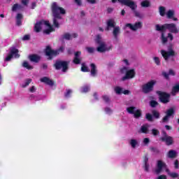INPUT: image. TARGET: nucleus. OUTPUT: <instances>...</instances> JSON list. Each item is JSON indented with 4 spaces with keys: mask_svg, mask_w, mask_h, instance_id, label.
<instances>
[{
    "mask_svg": "<svg viewBox=\"0 0 179 179\" xmlns=\"http://www.w3.org/2000/svg\"><path fill=\"white\" fill-rule=\"evenodd\" d=\"M151 131L154 136H157V135H160V131L157 129H152Z\"/></svg>",
    "mask_w": 179,
    "mask_h": 179,
    "instance_id": "obj_45",
    "label": "nucleus"
},
{
    "mask_svg": "<svg viewBox=\"0 0 179 179\" xmlns=\"http://www.w3.org/2000/svg\"><path fill=\"white\" fill-rule=\"evenodd\" d=\"M149 164H144V169L145 170V171H149Z\"/></svg>",
    "mask_w": 179,
    "mask_h": 179,
    "instance_id": "obj_63",
    "label": "nucleus"
},
{
    "mask_svg": "<svg viewBox=\"0 0 179 179\" xmlns=\"http://www.w3.org/2000/svg\"><path fill=\"white\" fill-rule=\"evenodd\" d=\"M81 71L82 72H90V69H89V67L86 66L85 63L81 64Z\"/></svg>",
    "mask_w": 179,
    "mask_h": 179,
    "instance_id": "obj_28",
    "label": "nucleus"
},
{
    "mask_svg": "<svg viewBox=\"0 0 179 179\" xmlns=\"http://www.w3.org/2000/svg\"><path fill=\"white\" fill-rule=\"evenodd\" d=\"M90 73L91 76H93V78H95V76H97V66H96V64L94 63H92L90 64Z\"/></svg>",
    "mask_w": 179,
    "mask_h": 179,
    "instance_id": "obj_19",
    "label": "nucleus"
},
{
    "mask_svg": "<svg viewBox=\"0 0 179 179\" xmlns=\"http://www.w3.org/2000/svg\"><path fill=\"white\" fill-rule=\"evenodd\" d=\"M20 58V55H19V50L16 48H13L10 49V52L8 53V56L6 57L5 61L6 62L10 61L13 58Z\"/></svg>",
    "mask_w": 179,
    "mask_h": 179,
    "instance_id": "obj_10",
    "label": "nucleus"
},
{
    "mask_svg": "<svg viewBox=\"0 0 179 179\" xmlns=\"http://www.w3.org/2000/svg\"><path fill=\"white\" fill-rule=\"evenodd\" d=\"M162 76H163L164 78H165V79H166L167 80H169V79H170L169 74L165 72V71H163V72H162Z\"/></svg>",
    "mask_w": 179,
    "mask_h": 179,
    "instance_id": "obj_52",
    "label": "nucleus"
},
{
    "mask_svg": "<svg viewBox=\"0 0 179 179\" xmlns=\"http://www.w3.org/2000/svg\"><path fill=\"white\" fill-rule=\"evenodd\" d=\"M130 145H131V148H136V145H138V141L135 139H131L130 141Z\"/></svg>",
    "mask_w": 179,
    "mask_h": 179,
    "instance_id": "obj_39",
    "label": "nucleus"
},
{
    "mask_svg": "<svg viewBox=\"0 0 179 179\" xmlns=\"http://www.w3.org/2000/svg\"><path fill=\"white\" fill-rule=\"evenodd\" d=\"M150 150H151V152H153V153H155V155H159L160 153V150L157 149V148L150 147Z\"/></svg>",
    "mask_w": 179,
    "mask_h": 179,
    "instance_id": "obj_38",
    "label": "nucleus"
},
{
    "mask_svg": "<svg viewBox=\"0 0 179 179\" xmlns=\"http://www.w3.org/2000/svg\"><path fill=\"white\" fill-rule=\"evenodd\" d=\"M179 92V84L176 85L172 88V93H178Z\"/></svg>",
    "mask_w": 179,
    "mask_h": 179,
    "instance_id": "obj_41",
    "label": "nucleus"
},
{
    "mask_svg": "<svg viewBox=\"0 0 179 179\" xmlns=\"http://www.w3.org/2000/svg\"><path fill=\"white\" fill-rule=\"evenodd\" d=\"M102 99H103V100L105 101V103H110V97H108V96H107V95H103V96H102Z\"/></svg>",
    "mask_w": 179,
    "mask_h": 179,
    "instance_id": "obj_49",
    "label": "nucleus"
},
{
    "mask_svg": "<svg viewBox=\"0 0 179 179\" xmlns=\"http://www.w3.org/2000/svg\"><path fill=\"white\" fill-rule=\"evenodd\" d=\"M157 179H167V176L166 175H161Z\"/></svg>",
    "mask_w": 179,
    "mask_h": 179,
    "instance_id": "obj_64",
    "label": "nucleus"
},
{
    "mask_svg": "<svg viewBox=\"0 0 179 179\" xmlns=\"http://www.w3.org/2000/svg\"><path fill=\"white\" fill-rule=\"evenodd\" d=\"M41 82L43 83H45L46 85H48L49 86H52L54 85V82L52 80L50 79L48 77H43L41 78Z\"/></svg>",
    "mask_w": 179,
    "mask_h": 179,
    "instance_id": "obj_20",
    "label": "nucleus"
},
{
    "mask_svg": "<svg viewBox=\"0 0 179 179\" xmlns=\"http://www.w3.org/2000/svg\"><path fill=\"white\" fill-rule=\"evenodd\" d=\"M134 117L136 119L141 118L142 117V110L137 109L136 111H134Z\"/></svg>",
    "mask_w": 179,
    "mask_h": 179,
    "instance_id": "obj_26",
    "label": "nucleus"
},
{
    "mask_svg": "<svg viewBox=\"0 0 179 179\" xmlns=\"http://www.w3.org/2000/svg\"><path fill=\"white\" fill-rule=\"evenodd\" d=\"M135 110H136V107L135 106H130L127 108V111L129 114H134L135 113Z\"/></svg>",
    "mask_w": 179,
    "mask_h": 179,
    "instance_id": "obj_30",
    "label": "nucleus"
},
{
    "mask_svg": "<svg viewBox=\"0 0 179 179\" xmlns=\"http://www.w3.org/2000/svg\"><path fill=\"white\" fill-rule=\"evenodd\" d=\"M85 50L89 54H93V52H94V48L93 47H86Z\"/></svg>",
    "mask_w": 179,
    "mask_h": 179,
    "instance_id": "obj_46",
    "label": "nucleus"
},
{
    "mask_svg": "<svg viewBox=\"0 0 179 179\" xmlns=\"http://www.w3.org/2000/svg\"><path fill=\"white\" fill-rule=\"evenodd\" d=\"M134 15L136 16V17H138L139 19H142V15L138 10H134Z\"/></svg>",
    "mask_w": 179,
    "mask_h": 179,
    "instance_id": "obj_48",
    "label": "nucleus"
},
{
    "mask_svg": "<svg viewBox=\"0 0 179 179\" xmlns=\"http://www.w3.org/2000/svg\"><path fill=\"white\" fill-rule=\"evenodd\" d=\"M174 168L176 169H179V162H178V159H176L174 162Z\"/></svg>",
    "mask_w": 179,
    "mask_h": 179,
    "instance_id": "obj_55",
    "label": "nucleus"
},
{
    "mask_svg": "<svg viewBox=\"0 0 179 179\" xmlns=\"http://www.w3.org/2000/svg\"><path fill=\"white\" fill-rule=\"evenodd\" d=\"M105 111L106 114H111L113 113V110H111V108H106Z\"/></svg>",
    "mask_w": 179,
    "mask_h": 179,
    "instance_id": "obj_60",
    "label": "nucleus"
},
{
    "mask_svg": "<svg viewBox=\"0 0 179 179\" xmlns=\"http://www.w3.org/2000/svg\"><path fill=\"white\" fill-rule=\"evenodd\" d=\"M122 5H124L125 6H129L131 10H135L136 9L137 6L135 4V2L131 0H117Z\"/></svg>",
    "mask_w": 179,
    "mask_h": 179,
    "instance_id": "obj_14",
    "label": "nucleus"
},
{
    "mask_svg": "<svg viewBox=\"0 0 179 179\" xmlns=\"http://www.w3.org/2000/svg\"><path fill=\"white\" fill-rule=\"evenodd\" d=\"M145 120H148L149 122H153V115L150 113H146Z\"/></svg>",
    "mask_w": 179,
    "mask_h": 179,
    "instance_id": "obj_31",
    "label": "nucleus"
},
{
    "mask_svg": "<svg viewBox=\"0 0 179 179\" xmlns=\"http://www.w3.org/2000/svg\"><path fill=\"white\" fill-rule=\"evenodd\" d=\"M53 66L56 71H60L62 69V71L65 73L69 69V63L66 61L56 60Z\"/></svg>",
    "mask_w": 179,
    "mask_h": 179,
    "instance_id": "obj_5",
    "label": "nucleus"
},
{
    "mask_svg": "<svg viewBox=\"0 0 179 179\" xmlns=\"http://www.w3.org/2000/svg\"><path fill=\"white\" fill-rule=\"evenodd\" d=\"M89 90H90V87H89V86H87V85H85L82 87L83 93H87V92H89Z\"/></svg>",
    "mask_w": 179,
    "mask_h": 179,
    "instance_id": "obj_47",
    "label": "nucleus"
},
{
    "mask_svg": "<svg viewBox=\"0 0 179 179\" xmlns=\"http://www.w3.org/2000/svg\"><path fill=\"white\" fill-rule=\"evenodd\" d=\"M22 40H23L24 41L30 40V35H29V34L24 35V36H23V38H22Z\"/></svg>",
    "mask_w": 179,
    "mask_h": 179,
    "instance_id": "obj_56",
    "label": "nucleus"
},
{
    "mask_svg": "<svg viewBox=\"0 0 179 179\" xmlns=\"http://www.w3.org/2000/svg\"><path fill=\"white\" fill-rule=\"evenodd\" d=\"M29 0H21V2L22 3V5H24L25 6H27V5H28V3H29Z\"/></svg>",
    "mask_w": 179,
    "mask_h": 179,
    "instance_id": "obj_61",
    "label": "nucleus"
},
{
    "mask_svg": "<svg viewBox=\"0 0 179 179\" xmlns=\"http://www.w3.org/2000/svg\"><path fill=\"white\" fill-rule=\"evenodd\" d=\"M21 6L19 5L18 3H15L13 6L12 7V10L13 12H16V10H17V9H20Z\"/></svg>",
    "mask_w": 179,
    "mask_h": 179,
    "instance_id": "obj_43",
    "label": "nucleus"
},
{
    "mask_svg": "<svg viewBox=\"0 0 179 179\" xmlns=\"http://www.w3.org/2000/svg\"><path fill=\"white\" fill-rule=\"evenodd\" d=\"M80 55H82V52L80 51H77L74 53V58L73 59V62L76 65H79V64H80L82 61V59L79 58Z\"/></svg>",
    "mask_w": 179,
    "mask_h": 179,
    "instance_id": "obj_16",
    "label": "nucleus"
},
{
    "mask_svg": "<svg viewBox=\"0 0 179 179\" xmlns=\"http://www.w3.org/2000/svg\"><path fill=\"white\" fill-rule=\"evenodd\" d=\"M113 28V35L115 40H118V35L120 34V27H115V22L110 19L106 22V31H109L110 29Z\"/></svg>",
    "mask_w": 179,
    "mask_h": 179,
    "instance_id": "obj_4",
    "label": "nucleus"
},
{
    "mask_svg": "<svg viewBox=\"0 0 179 179\" xmlns=\"http://www.w3.org/2000/svg\"><path fill=\"white\" fill-rule=\"evenodd\" d=\"M96 43V44H99V47L96 48V51L98 52H106V51H110V50H111V47L107 48L106 43L101 41L100 35H97Z\"/></svg>",
    "mask_w": 179,
    "mask_h": 179,
    "instance_id": "obj_7",
    "label": "nucleus"
},
{
    "mask_svg": "<svg viewBox=\"0 0 179 179\" xmlns=\"http://www.w3.org/2000/svg\"><path fill=\"white\" fill-rule=\"evenodd\" d=\"M152 117L155 118V120H159L160 118V113L157 110H152Z\"/></svg>",
    "mask_w": 179,
    "mask_h": 179,
    "instance_id": "obj_27",
    "label": "nucleus"
},
{
    "mask_svg": "<svg viewBox=\"0 0 179 179\" xmlns=\"http://www.w3.org/2000/svg\"><path fill=\"white\" fill-rule=\"evenodd\" d=\"M156 80H151L147 83L143 85L141 87V90L143 93H144V94H148V93H151V92H153L155 89V85H156Z\"/></svg>",
    "mask_w": 179,
    "mask_h": 179,
    "instance_id": "obj_6",
    "label": "nucleus"
},
{
    "mask_svg": "<svg viewBox=\"0 0 179 179\" xmlns=\"http://www.w3.org/2000/svg\"><path fill=\"white\" fill-rule=\"evenodd\" d=\"M169 75H172V76H176V73L174 72V71L173 69H169Z\"/></svg>",
    "mask_w": 179,
    "mask_h": 179,
    "instance_id": "obj_62",
    "label": "nucleus"
},
{
    "mask_svg": "<svg viewBox=\"0 0 179 179\" xmlns=\"http://www.w3.org/2000/svg\"><path fill=\"white\" fill-rule=\"evenodd\" d=\"M54 31V28L52 27H49L48 29L43 31L44 34H50L51 32Z\"/></svg>",
    "mask_w": 179,
    "mask_h": 179,
    "instance_id": "obj_44",
    "label": "nucleus"
},
{
    "mask_svg": "<svg viewBox=\"0 0 179 179\" xmlns=\"http://www.w3.org/2000/svg\"><path fill=\"white\" fill-rule=\"evenodd\" d=\"M166 173H168V176L171 177V178H178L179 175L178 173L176 172H170L169 169L166 170Z\"/></svg>",
    "mask_w": 179,
    "mask_h": 179,
    "instance_id": "obj_24",
    "label": "nucleus"
},
{
    "mask_svg": "<svg viewBox=\"0 0 179 179\" xmlns=\"http://www.w3.org/2000/svg\"><path fill=\"white\" fill-rule=\"evenodd\" d=\"M65 51V48L64 46H60L57 50H52L51 46L48 45L45 49V53L46 57H48V59L51 61L54 59V57H57L61 54V52H64Z\"/></svg>",
    "mask_w": 179,
    "mask_h": 179,
    "instance_id": "obj_2",
    "label": "nucleus"
},
{
    "mask_svg": "<svg viewBox=\"0 0 179 179\" xmlns=\"http://www.w3.org/2000/svg\"><path fill=\"white\" fill-rule=\"evenodd\" d=\"M29 59L31 61V62H35L36 64H37L40 62V59H41V57L36 54L29 55Z\"/></svg>",
    "mask_w": 179,
    "mask_h": 179,
    "instance_id": "obj_18",
    "label": "nucleus"
},
{
    "mask_svg": "<svg viewBox=\"0 0 179 179\" xmlns=\"http://www.w3.org/2000/svg\"><path fill=\"white\" fill-rule=\"evenodd\" d=\"M127 71H128V69L126 66L120 69L121 73H127Z\"/></svg>",
    "mask_w": 179,
    "mask_h": 179,
    "instance_id": "obj_58",
    "label": "nucleus"
},
{
    "mask_svg": "<svg viewBox=\"0 0 179 179\" xmlns=\"http://www.w3.org/2000/svg\"><path fill=\"white\" fill-rule=\"evenodd\" d=\"M22 66H24V68H26L27 69H33V66H30V64H29V62H24Z\"/></svg>",
    "mask_w": 179,
    "mask_h": 179,
    "instance_id": "obj_36",
    "label": "nucleus"
},
{
    "mask_svg": "<svg viewBox=\"0 0 179 179\" xmlns=\"http://www.w3.org/2000/svg\"><path fill=\"white\" fill-rule=\"evenodd\" d=\"M125 27H129L132 31H136V30H139V29L143 27V23L142 22H136L134 24L127 23L125 24Z\"/></svg>",
    "mask_w": 179,
    "mask_h": 179,
    "instance_id": "obj_12",
    "label": "nucleus"
},
{
    "mask_svg": "<svg viewBox=\"0 0 179 179\" xmlns=\"http://www.w3.org/2000/svg\"><path fill=\"white\" fill-rule=\"evenodd\" d=\"M51 11L53 16V24L55 27L57 29L59 28V23L58 22L57 19L61 20L62 17L61 15H65L66 13V10L64 9L62 7H59L57 2H53L51 5Z\"/></svg>",
    "mask_w": 179,
    "mask_h": 179,
    "instance_id": "obj_1",
    "label": "nucleus"
},
{
    "mask_svg": "<svg viewBox=\"0 0 179 179\" xmlns=\"http://www.w3.org/2000/svg\"><path fill=\"white\" fill-rule=\"evenodd\" d=\"M157 94L159 96V101L163 104H167V103H170V94L166 92L157 91Z\"/></svg>",
    "mask_w": 179,
    "mask_h": 179,
    "instance_id": "obj_9",
    "label": "nucleus"
},
{
    "mask_svg": "<svg viewBox=\"0 0 179 179\" xmlns=\"http://www.w3.org/2000/svg\"><path fill=\"white\" fill-rule=\"evenodd\" d=\"M136 73L135 72V69H131L126 71L125 76H123L121 79L122 82H125V80H129V79H134Z\"/></svg>",
    "mask_w": 179,
    "mask_h": 179,
    "instance_id": "obj_13",
    "label": "nucleus"
},
{
    "mask_svg": "<svg viewBox=\"0 0 179 179\" xmlns=\"http://www.w3.org/2000/svg\"><path fill=\"white\" fill-rule=\"evenodd\" d=\"M41 26H43V22H38L35 24L34 30L36 33H40L41 31Z\"/></svg>",
    "mask_w": 179,
    "mask_h": 179,
    "instance_id": "obj_21",
    "label": "nucleus"
},
{
    "mask_svg": "<svg viewBox=\"0 0 179 179\" xmlns=\"http://www.w3.org/2000/svg\"><path fill=\"white\" fill-rule=\"evenodd\" d=\"M141 131L142 134H148L149 131V126L148 124H143L141 127Z\"/></svg>",
    "mask_w": 179,
    "mask_h": 179,
    "instance_id": "obj_25",
    "label": "nucleus"
},
{
    "mask_svg": "<svg viewBox=\"0 0 179 179\" xmlns=\"http://www.w3.org/2000/svg\"><path fill=\"white\" fill-rule=\"evenodd\" d=\"M62 38L64 40H72V36L69 33H66L63 35Z\"/></svg>",
    "mask_w": 179,
    "mask_h": 179,
    "instance_id": "obj_33",
    "label": "nucleus"
},
{
    "mask_svg": "<svg viewBox=\"0 0 179 179\" xmlns=\"http://www.w3.org/2000/svg\"><path fill=\"white\" fill-rule=\"evenodd\" d=\"M22 19H23V15L22 13H17L16 16L17 26H22Z\"/></svg>",
    "mask_w": 179,
    "mask_h": 179,
    "instance_id": "obj_22",
    "label": "nucleus"
},
{
    "mask_svg": "<svg viewBox=\"0 0 179 179\" xmlns=\"http://www.w3.org/2000/svg\"><path fill=\"white\" fill-rule=\"evenodd\" d=\"M155 30L157 31H166V30H169L170 33H174L175 34H177L179 31L178 29H177V25L174 23L164 24L161 26L160 24H156Z\"/></svg>",
    "mask_w": 179,
    "mask_h": 179,
    "instance_id": "obj_3",
    "label": "nucleus"
},
{
    "mask_svg": "<svg viewBox=\"0 0 179 179\" xmlns=\"http://www.w3.org/2000/svg\"><path fill=\"white\" fill-rule=\"evenodd\" d=\"M149 157H148V155H145L143 157V163L144 164H149Z\"/></svg>",
    "mask_w": 179,
    "mask_h": 179,
    "instance_id": "obj_50",
    "label": "nucleus"
},
{
    "mask_svg": "<svg viewBox=\"0 0 179 179\" xmlns=\"http://www.w3.org/2000/svg\"><path fill=\"white\" fill-rule=\"evenodd\" d=\"M163 167H166V163L163 162L162 160H159L157 162L155 173H157V174H160V173H162V171L163 170Z\"/></svg>",
    "mask_w": 179,
    "mask_h": 179,
    "instance_id": "obj_17",
    "label": "nucleus"
},
{
    "mask_svg": "<svg viewBox=\"0 0 179 179\" xmlns=\"http://www.w3.org/2000/svg\"><path fill=\"white\" fill-rule=\"evenodd\" d=\"M166 16L168 19H173V17L174 16V11L169 10L166 13Z\"/></svg>",
    "mask_w": 179,
    "mask_h": 179,
    "instance_id": "obj_35",
    "label": "nucleus"
},
{
    "mask_svg": "<svg viewBox=\"0 0 179 179\" xmlns=\"http://www.w3.org/2000/svg\"><path fill=\"white\" fill-rule=\"evenodd\" d=\"M150 106L152 108H155V107H157V106H159V103L155 100H152L150 101Z\"/></svg>",
    "mask_w": 179,
    "mask_h": 179,
    "instance_id": "obj_37",
    "label": "nucleus"
},
{
    "mask_svg": "<svg viewBox=\"0 0 179 179\" xmlns=\"http://www.w3.org/2000/svg\"><path fill=\"white\" fill-rule=\"evenodd\" d=\"M141 6L142 8H149L150 6V1L145 0L141 2Z\"/></svg>",
    "mask_w": 179,
    "mask_h": 179,
    "instance_id": "obj_29",
    "label": "nucleus"
},
{
    "mask_svg": "<svg viewBox=\"0 0 179 179\" xmlns=\"http://www.w3.org/2000/svg\"><path fill=\"white\" fill-rule=\"evenodd\" d=\"M154 61H155V63L156 64V65H158V66L160 65V59H159V57H155Z\"/></svg>",
    "mask_w": 179,
    "mask_h": 179,
    "instance_id": "obj_53",
    "label": "nucleus"
},
{
    "mask_svg": "<svg viewBox=\"0 0 179 179\" xmlns=\"http://www.w3.org/2000/svg\"><path fill=\"white\" fill-rule=\"evenodd\" d=\"M32 80L31 78H28L25 80L24 85H22V87H27L31 83Z\"/></svg>",
    "mask_w": 179,
    "mask_h": 179,
    "instance_id": "obj_40",
    "label": "nucleus"
},
{
    "mask_svg": "<svg viewBox=\"0 0 179 179\" xmlns=\"http://www.w3.org/2000/svg\"><path fill=\"white\" fill-rule=\"evenodd\" d=\"M115 92L116 94H122V88H121V87H115Z\"/></svg>",
    "mask_w": 179,
    "mask_h": 179,
    "instance_id": "obj_42",
    "label": "nucleus"
},
{
    "mask_svg": "<svg viewBox=\"0 0 179 179\" xmlns=\"http://www.w3.org/2000/svg\"><path fill=\"white\" fill-rule=\"evenodd\" d=\"M174 114H176V110L173 108L168 109L166 112V115L162 118V122L164 124L166 122H169L170 118H171V117H174Z\"/></svg>",
    "mask_w": 179,
    "mask_h": 179,
    "instance_id": "obj_11",
    "label": "nucleus"
},
{
    "mask_svg": "<svg viewBox=\"0 0 179 179\" xmlns=\"http://www.w3.org/2000/svg\"><path fill=\"white\" fill-rule=\"evenodd\" d=\"M161 54L165 61H167L170 57H174L176 55V52H174L171 48L169 49V51L164 50H161Z\"/></svg>",
    "mask_w": 179,
    "mask_h": 179,
    "instance_id": "obj_15",
    "label": "nucleus"
},
{
    "mask_svg": "<svg viewBox=\"0 0 179 179\" xmlns=\"http://www.w3.org/2000/svg\"><path fill=\"white\" fill-rule=\"evenodd\" d=\"M150 139H149V138H145L143 139V143L145 145H148V143H150Z\"/></svg>",
    "mask_w": 179,
    "mask_h": 179,
    "instance_id": "obj_59",
    "label": "nucleus"
},
{
    "mask_svg": "<svg viewBox=\"0 0 179 179\" xmlns=\"http://www.w3.org/2000/svg\"><path fill=\"white\" fill-rule=\"evenodd\" d=\"M71 93H72L71 90H66V92L64 94V96L69 97V96L71 95Z\"/></svg>",
    "mask_w": 179,
    "mask_h": 179,
    "instance_id": "obj_54",
    "label": "nucleus"
},
{
    "mask_svg": "<svg viewBox=\"0 0 179 179\" xmlns=\"http://www.w3.org/2000/svg\"><path fill=\"white\" fill-rule=\"evenodd\" d=\"M162 136L159 138V141H161V142H164L166 146H171V145H173L174 138L170 136H168L166 131L163 130L162 131Z\"/></svg>",
    "mask_w": 179,
    "mask_h": 179,
    "instance_id": "obj_8",
    "label": "nucleus"
},
{
    "mask_svg": "<svg viewBox=\"0 0 179 179\" xmlns=\"http://www.w3.org/2000/svg\"><path fill=\"white\" fill-rule=\"evenodd\" d=\"M41 22H43V24H45V26H47L48 27H52L49 21L41 20Z\"/></svg>",
    "mask_w": 179,
    "mask_h": 179,
    "instance_id": "obj_51",
    "label": "nucleus"
},
{
    "mask_svg": "<svg viewBox=\"0 0 179 179\" xmlns=\"http://www.w3.org/2000/svg\"><path fill=\"white\" fill-rule=\"evenodd\" d=\"M164 32L165 31H161L162 34H161V40L162 42V44H166V43H167V37L164 36Z\"/></svg>",
    "mask_w": 179,
    "mask_h": 179,
    "instance_id": "obj_32",
    "label": "nucleus"
},
{
    "mask_svg": "<svg viewBox=\"0 0 179 179\" xmlns=\"http://www.w3.org/2000/svg\"><path fill=\"white\" fill-rule=\"evenodd\" d=\"M168 157L169 159H175V157H177V152L174 150H171L168 152Z\"/></svg>",
    "mask_w": 179,
    "mask_h": 179,
    "instance_id": "obj_23",
    "label": "nucleus"
},
{
    "mask_svg": "<svg viewBox=\"0 0 179 179\" xmlns=\"http://www.w3.org/2000/svg\"><path fill=\"white\" fill-rule=\"evenodd\" d=\"M159 15L160 16H164V15H166V8L164 6L159 7Z\"/></svg>",
    "mask_w": 179,
    "mask_h": 179,
    "instance_id": "obj_34",
    "label": "nucleus"
},
{
    "mask_svg": "<svg viewBox=\"0 0 179 179\" xmlns=\"http://www.w3.org/2000/svg\"><path fill=\"white\" fill-rule=\"evenodd\" d=\"M167 38H169L171 41H173V40H174V36H173V34L171 33H169Z\"/></svg>",
    "mask_w": 179,
    "mask_h": 179,
    "instance_id": "obj_57",
    "label": "nucleus"
}]
</instances>
